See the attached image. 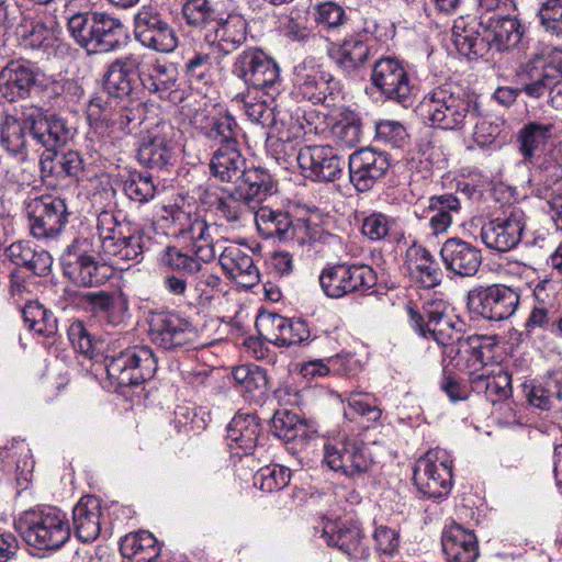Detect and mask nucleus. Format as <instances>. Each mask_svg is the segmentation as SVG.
<instances>
[{
    "instance_id": "nucleus-2",
    "label": "nucleus",
    "mask_w": 562,
    "mask_h": 562,
    "mask_svg": "<svg viewBox=\"0 0 562 562\" xmlns=\"http://www.w3.org/2000/svg\"><path fill=\"white\" fill-rule=\"evenodd\" d=\"M413 329L426 339H432L442 348L446 371L451 367L458 371L467 370L465 358L475 348H483L482 335L463 337L461 329L448 314V306L442 300L429 301L423 306V313L412 306L407 307Z\"/></svg>"
},
{
    "instance_id": "nucleus-22",
    "label": "nucleus",
    "mask_w": 562,
    "mask_h": 562,
    "mask_svg": "<svg viewBox=\"0 0 562 562\" xmlns=\"http://www.w3.org/2000/svg\"><path fill=\"white\" fill-rule=\"evenodd\" d=\"M526 226V215L520 209L491 220L481 229L482 241L487 248L501 252L515 248L521 240Z\"/></svg>"
},
{
    "instance_id": "nucleus-14",
    "label": "nucleus",
    "mask_w": 562,
    "mask_h": 562,
    "mask_svg": "<svg viewBox=\"0 0 562 562\" xmlns=\"http://www.w3.org/2000/svg\"><path fill=\"white\" fill-rule=\"evenodd\" d=\"M413 481L429 498L447 496L452 487V461L446 451H428L414 468Z\"/></svg>"
},
{
    "instance_id": "nucleus-47",
    "label": "nucleus",
    "mask_w": 562,
    "mask_h": 562,
    "mask_svg": "<svg viewBox=\"0 0 562 562\" xmlns=\"http://www.w3.org/2000/svg\"><path fill=\"white\" fill-rule=\"evenodd\" d=\"M412 272L425 288H435L440 284L443 273L431 252L422 247L409 250Z\"/></svg>"
},
{
    "instance_id": "nucleus-58",
    "label": "nucleus",
    "mask_w": 562,
    "mask_h": 562,
    "mask_svg": "<svg viewBox=\"0 0 562 562\" xmlns=\"http://www.w3.org/2000/svg\"><path fill=\"white\" fill-rule=\"evenodd\" d=\"M255 485L263 492L281 491L291 481V470L280 464H270L261 468L255 475Z\"/></svg>"
},
{
    "instance_id": "nucleus-31",
    "label": "nucleus",
    "mask_w": 562,
    "mask_h": 562,
    "mask_svg": "<svg viewBox=\"0 0 562 562\" xmlns=\"http://www.w3.org/2000/svg\"><path fill=\"white\" fill-rule=\"evenodd\" d=\"M460 211V199L453 193H443L431 195L422 212L418 213L416 210L415 214L420 218L428 220L432 233L439 235L448 231Z\"/></svg>"
},
{
    "instance_id": "nucleus-36",
    "label": "nucleus",
    "mask_w": 562,
    "mask_h": 562,
    "mask_svg": "<svg viewBox=\"0 0 562 562\" xmlns=\"http://www.w3.org/2000/svg\"><path fill=\"white\" fill-rule=\"evenodd\" d=\"M138 66L137 59L131 54L115 58L108 67V101L130 99L132 77Z\"/></svg>"
},
{
    "instance_id": "nucleus-38",
    "label": "nucleus",
    "mask_w": 562,
    "mask_h": 562,
    "mask_svg": "<svg viewBox=\"0 0 562 562\" xmlns=\"http://www.w3.org/2000/svg\"><path fill=\"white\" fill-rule=\"evenodd\" d=\"M481 26L484 29L490 48L495 47L498 52L516 47L522 37L519 21L509 15L492 16L486 21V25L482 22Z\"/></svg>"
},
{
    "instance_id": "nucleus-18",
    "label": "nucleus",
    "mask_w": 562,
    "mask_h": 562,
    "mask_svg": "<svg viewBox=\"0 0 562 562\" xmlns=\"http://www.w3.org/2000/svg\"><path fill=\"white\" fill-rule=\"evenodd\" d=\"M371 81L386 99L404 108L413 104V87L408 74L397 59H379L372 68Z\"/></svg>"
},
{
    "instance_id": "nucleus-13",
    "label": "nucleus",
    "mask_w": 562,
    "mask_h": 562,
    "mask_svg": "<svg viewBox=\"0 0 562 562\" xmlns=\"http://www.w3.org/2000/svg\"><path fill=\"white\" fill-rule=\"evenodd\" d=\"M176 132L171 124L159 122L140 137L137 159L144 167L165 171L177 161Z\"/></svg>"
},
{
    "instance_id": "nucleus-21",
    "label": "nucleus",
    "mask_w": 562,
    "mask_h": 562,
    "mask_svg": "<svg viewBox=\"0 0 562 562\" xmlns=\"http://www.w3.org/2000/svg\"><path fill=\"white\" fill-rule=\"evenodd\" d=\"M324 461L331 470L340 471L350 479L363 476L373 465L369 448L355 440L325 446Z\"/></svg>"
},
{
    "instance_id": "nucleus-62",
    "label": "nucleus",
    "mask_w": 562,
    "mask_h": 562,
    "mask_svg": "<svg viewBox=\"0 0 562 562\" xmlns=\"http://www.w3.org/2000/svg\"><path fill=\"white\" fill-rule=\"evenodd\" d=\"M232 376L246 392L263 393L267 390L266 371L258 366L236 367L232 371Z\"/></svg>"
},
{
    "instance_id": "nucleus-39",
    "label": "nucleus",
    "mask_w": 562,
    "mask_h": 562,
    "mask_svg": "<svg viewBox=\"0 0 562 562\" xmlns=\"http://www.w3.org/2000/svg\"><path fill=\"white\" fill-rule=\"evenodd\" d=\"M247 166V160L237 145L218 147L212 156L210 169L220 181L236 186Z\"/></svg>"
},
{
    "instance_id": "nucleus-15",
    "label": "nucleus",
    "mask_w": 562,
    "mask_h": 562,
    "mask_svg": "<svg viewBox=\"0 0 562 562\" xmlns=\"http://www.w3.org/2000/svg\"><path fill=\"white\" fill-rule=\"evenodd\" d=\"M31 232L36 238H52L58 235L67 223L65 201L55 195L44 194L25 202Z\"/></svg>"
},
{
    "instance_id": "nucleus-26",
    "label": "nucleus",
    "mask_w": 562,
    "mask_h": 562,
    "mask_svg": "<svg viewBox=\"0 0 562 562\" xmlns=\"http://www.w3.org/2000/svg\"><path fill=\"white\" fill-rule=\"evenodd\" d=\"M114 226L108 227V267L113 270L124 271L130 265L123 266L142 256L139 238L132 233L127 223H120L112 218Z\"/></svg>"
},
{
    "instance_id": "nucleus-4",
    "label": "nucleus",
    "mask_w": 562,
    "mask_h": 562,
    "mask_svg": "<svg viewBox=\"0 0 562 562\" xmlns=\"http://www.w3.org/2000/svg\"><path fill=\"white\" fill-rule=\"evenodd\" d=\"M417 113L432 128L463 131L480 116V102L475 94L443 85L425 94Z\"/></svg>"
},
{
    "instance_id": "nucleus-60",
    "label": "nucleus",
    "mask_w": 562,
    "mask_h": 562,
    "mask_svg": "<svg viewBox=\"0 0 562 562\" xmlns=\"http://www.w3.org/2000/svg\"><path fill=\"white\" fill-rule=\"evenodd\" d=\"M250 202L241 199L236 190L216 200V211L228 223H240L250 215Z\"/></svg>"
},
{
    "instance_id": "nucleus-57",
    "label": "nucleus",
    "mask_w": 562,
    "mask_h": 562,
    "mask_svg": "<svg viewBox=\"0 0 562 562\" xmlns=\"http://www.w3.org/2000/svg\"><path fill=\"white\" fill-rule=\"evenodd\" d=\"M333 134L341 146L351 148L360 143L362 136V122L358 114L347 112L333 126Z\"/></svg>"
},
{
    "instance_id": "nucleus-54",
    "label": "nucleus",
    "mask_w": 562,
    "mask_h": 562,
    "mask_svg": "<svg viewBox=\"0 0 562 562\" xmlns=\"http://www.w3.org/2000/svg\"><path fill=\"white\" fill-rule=\"evenodd\" d=\"M221 278L211 272L196 276L189 285L188 302L190 304L206 306L212 303L221 291Z\"/></svg>"
},
{
    "instance_id": "nucleus-35",
    "label": "nucleus",
    "mask_w": 562,
    "mask_h": 562,
    "mask_svg": "<svg viewBox=\"0 0 562 562\" xmlns=\"http://www.w3.org/2000/svg\"><path fill=\"white\" fill-rule=\"evenodd\" d=\"M102 501L93 495L80 498L72 510L75 533L82 542L94 541L101 532Z\"/></svg>"
},
{
    "instance_id": "nucleus-3",
    "label": "nucleus",
    "mask_w": 562,
    "mask_h": 562,
    "mask_svg": "<svg viewBox=\"0 0 562 562\" xmlns=\"http://www.w3.org/2000/svg\"><path fill=\"white\" fill-rule=\"evenodd\" d=\"M70 136L63 120H47L41 108L25 110L22 119L4 115L0 122V144L14 155L23 154L31 142L48 149L57 148Z\"/></svg>"
},
{
    "instance_id": "nucleus-11",
    "label": "nucleus",
    "mask_w": 562,
    "mask_h": 562,
    "mask_svg": "<svg viewBox=\"0 0 562 562\" xmlns=\"http://www.w3.org/2000/svg\"><path fill=\"white\" fill-rule=\"evenodd\" d=\"M468 308L490 322H502L512 317L519 305V294L504 284L480 285L469 291Z\"/></svg>"
},
{
    "instance_id": "nucleus-23",
    "label": "nucleus",
    "mask_w": 562,
    "mask_h": 562,
    "mask_svg": "<svg viewBox=\"0 0 562 562\" xmlns=\"http://www.w3.org/2000/svg\"><path fill=\"white\" fill-rule=\"evenodd\" d=\"M271 431L286 445L289 450L302 451L318 440V431L313 423L302 419L296 413L282 408L271 418Z\"/></svg>"
},
{
    "instance_id": "nucleus-24",
    "label": "nucleus",
    "mask_w": 562,
    "mask_h": 562,
    "mask_svg": "<svg viewBox=\"0 0 562 562\" xmlns=\"http://www.w3.org/2000/svg\"><path fill=\"white\" fill-rule=\"evenodd\" d=\"M389 168V156L372 148H362L349 156L348 169L350 182L359 192H367L372 189Z\"/></svg>"
},
{
    "instance_id": "nucleus-42",
    "label": "nucleus",
    "mask_w": 562,
    "mask_h": 562,
    "mask_svg": "<svg viewBox=\"0 0 562 562\" xmlns=\"http://www.w3.org/2000/svg\"><path fill=\"white\" fill-rule=\"evenodd\" d=\"M283 244L291 247L308 249L316 244H331L338 239L336 235L326 232L319 224L305 218H292Z\"/></svg>"
},
{
    "instance_id": "nucleus-61",
    "label": "nucleus",
    "mask_w": 562,
    "mask_h": 562,
    "mask_svg": "<svg viewBox=\"0 0 562 562\" xmlns=\"http://www.w3.org/2000/svg\"><path fill=\"white\" fill-rule=\"evenodd\" d=\"M79 44L90 55L105 52V13H92V21Z\"/></svg>"
},
{
    "instance_id": "nucleus-55",
    "label": "nucleus",
    "mask_w": 562,
    "mask_h": 562,
    "mask_svg": "<svg viewBox=\"0 0 562 562\" xmlns=\"http://www.w3.org/2000/svg\"><path fill=\"white\" fill-rule=\"evenodd\" d=\"M186 23L195 29H204L214 24L217 14L209 0H186L182 5Z\"/></svg>"
},
{
    "instance_id": "nucleus-10",
    "label": "nucleus",
    "mask_w": 562,
    "mask_h": 562,
    "mask_svg": "<svg viewBox=\"0 0 562 562\" xmlns=\"http://www.w3.org/2000/svg\"><path fill=\"white\" fill-rule=\"evenodd\" d=\"M376 273L370 266L348 263L327 266L318 278L323 292L331 299L366 293L376 284Z\"/></svg>"
},
{
    "instance_id": "nucleus-48",
    "label": "nucleus",
    "mask_w": 562,
    "mask_h": 562,
    "mask_svg": "<svg viewBox=\"0 0 562 562\" xmlns=\"http://www.w3.org/2000/svg\"><path fill=\"white\" fill-rule=\"evenodd\" d=\"M159 261L164 268L180 276H194L203 268V263L190 247L167 246L160 252Z\"/></svg>"
},
{
    "instance_id": "nucleus-5",
    "label": "nucleus",
    "mask_w": 562,
    "mask_h": 562,
    "mask_svg": "<svg viewBox=\"0 0 562 562\" xmlns=\"http://www.w3.org/2000/svg\"><path fill=\"white\" fill-rule=\"evenodd\" d=\"M14 529L26 544L43 551H57L70 538V525L59 508L43 506L27 509L14 519Z\"/></svg>"
},
{
    "instance_id": "nucleus-46",
    "label": "nucleus",
    "mask_w": 562,
    "mask_h": 562,
    "mask_svg": "<svg viewBox=\"0 0 562 562\" xmlns=\"http://www.w3.org/2000/svg\"><path fill=\"white\" fill-rule=\"evenodd\" d=\"M271 130L276 135H268L266 140L267 151L277 162L284 164L294 154L292 138L297 136L301 126L291 116L288 119L285 126L278 125L271 127Z\"/></svg>"
},
{
    "instance_id": "nucleus-63",
    "label": "nucleus",
    "mask_w": 562,
    "mask_h": 562,
    "mask_svg": "<svg viewBox=\"0 0 562 562\" xmlns=\"http://www.w3.org/2000/svg\"><path fill=\"white\" fill-rule=\"evenodd\" d=\"M131 99H122L115 100L112 104L108 103V108L111 109L110 117V127L111 133H114L115 130L123 132L124 134H130L132 131L131 124L135 125V121L137 119L136 111L132 106Z\"/></svg>"
},
{
    "instance_id": "nucleus-7",
    "label": "nucleus",
    "mask_w": 562,
    "mask_h": 562,
    "mask_svg": "<svg viewBox=\"0 0 562 562\" xmlns=\"http://www.w3.org/2000/svg\"><path fill=\"white\" fill-rule=\"evenodd\" d=\"M341 89L339 81L313 57H307L293 68L292 95L297 101L335 105Z\"/></svg>"
},
{
    "instance_id": "nucleus-32",
    "label": "nucleus",
    "mask_w": 562,
    "mask_h": 562,
    "mask_svg": "<svg viewBox=\"0 0 562 562\" xmlns=\"http://www.w3.org/2000/svg\"><path fill=\"white\" fill-rule=\"evenodd\" d=\"M469 382L472 391L484 394L493 405L503 403L512 396V376L499 367L483 369L481 373L471 372Z\"/></svg>"
},
{
    "instance_id": "nucleus-50",
    "label": "nucleus",
    "mask_w": 562,
    "mask_h": 562,
    "mask_svg": "<svg viewBox=\"0 0 562 562\" xmlns=\"http://www.w3.org/2000/svg\"><path fill=\"white\" fill-rule=\"evenodd\" d=\"M213 232H216V228L205 221L201 227L195 228L194 235L188 239L190 241L188 247L203 265L212 261L216 257V252L222 251L227 243L224 239L214 240Z\"/></svg>"
},
{
    "instance_id": "nucleus-8",
    "label": "nucleus",
    "mask_w": 562,
    "mask_h": 562,
    "mask_svg": "<svg viewBox=\"0 0 562 562\" xmlns=\"http://www.w3.org/2000/svg\"><path fill=\"white\" fill-rule=\"evenodd\" d=\"M232 74L243 80L247 90L261 91L271 99L280 92V67L260 48L248 47L239 53L232 66Z\"/></svg>"
},
{
    "instance_id": "nucleus-44",
    "label": "nucleus",
    "mask_w": 562,
    "mask_h": 562,
    "mask_svg": "<svg viewBox=\"0 0 562 562\" xmlns=\"http://www.w3.org/2000/svg\"><path fill=\"white\" fill-rule=\"evenodd\" d=\"M252 215L257 231L262 238L278 239L280 243L286 239L292 221V216L288 212L263 205L254 210Z\"/></svg>"
},
{
    "instance_id": "nucleus-28",
    "label": "nucleus",
    "mask_w": 562,
    "mask_h": 562,
    "mask_svg": "<svg viewBox=\"0 0 562 562\" xmlns=\"http://www.w3.org/2000/svg\"><path fill=\"white\" fill-rule=\"evenodd\" d=\"M205 41L217 53L229 55L240 47L247 38V22L239 14L217 18L204 35Z\"/></svg>"
},
{
    "instance_id": "nucleus-45",
    "label": "nucleus",
    "mask_w": 562,
    "mask_h": 562,
    "mask_svg": "<svg viewBox=\"0 0 562 562\" xmlns=\"http://www.w3.org/2000/svg\"><path fill=\"white\" fill-rule=\"evenodd\" d=\"M203 135L220 145L229 147L239 145V127L235 117L227 111H221L209 117L207 124L202 128Z\"/></svg>"
},
{
    "instance_id": "nucleus-53",
    "label": "nucleus",
    "mask_w": 562,
    "mask_h": 562,
    "mask_svg": "<svg viewBox=\"0 0 562 562\" xmlns=\"http://www.w3.org/2000/svg\"><path fill=\"white\" fill-rule=\"evenodd\" d=\"M348 20L345 8L336 2L325 1L314 7V21L323 32L340 33Z\"/></svg>"
},
{
    "instance_id": "nucleus-1",
    "label": "nucleus",
    "mask_w": 562,
    "mask_h": 562,
    "mask_svg": "<svg viewBox=\"0 0 562 562\" xmlns=\"http://www.w3.org/2000/svg\"><path fill=\"white\" fill-rule=\"evenodd\" d=\"M105 101L101 95H94L87 106L88 131L86 134L85 147L87 157L83 159L79 153L69 150L64 153H55L60 173L67 177L78 179L79 175L85 173L88 181L87 190L92 206H100L98 215L97 229L99 232L100 248L103 247L104 238L102 236L103 223L101 215L105 213L103 210V200L105 187L102 178L105 175V160L103 150L105 148Z\"/></svg>"
},
{
    "instance_id": "nucleus-37",
    "label": "nucleus",
    "mask_w": 562,
    "mask_h": 562,
    "mask_svg": "<svg viewBox=\"0 0 562 562\" xmlns=\"http://www.w3.org/2000/svg\"><path fill=\"white\" fill-rule=\"evenodd\" d=\"M244 103V111L247 117L262 127L271 128L273 126L288 124V119L292 115L286 111L278 109L273 105V98L262 99V97L252 95L251 90H247L246 93L239 94Z\"/></svg>"
},
{
    "instance_id": "nucleus-12",
    "label": "nucleus",
    "mask_w": 562,
    "mask_h": 562,
    "mask_svg": "<svg viewBox=\"0 0 562 562\" xmlns=\"http://www.w3.org/2000/svg\"><path fill=\"white\" fill-rule=\"evenodd\" d=\"M376 29L374 21H364L361 30L346 35L340 42H330L327 46L328 57L342 72L356 74L372 57L371 42Z\"/></svg>"
},
{
    "instance_id": "nucleus-49",
    "label": "nucleus",
    "mask_w": 562,
    "mask_h": 562,
    "mask_svg": "<svg viewBox=\"0 0 562 562\" xmlns=\"http://www.w3.org/2000/svg\"><path fill=\"white\" fill-rule=\"evenodd\" d=\"M140 80L148 91L164 94L176 87L178 70L175 64L156 59L148 72L142 74Z\"/></svg>"
},
{
    "instance_id": "nucleus-6",
    "label": "nucleus",
    "mask_w": 562,
    "mask_h": 562,
    "mask_svg": "<svg viewBox=\"0 0 562 562\" xmlns=\"http://www.w3.org/2000/svg\"><path fill=\"white\" fill-rule=\"evenodd\" d=\"M554 124L550 122L529 121L519 130L517 140L519 150L526 161L531 165V177L535 181L562 175V165L547 153V146L553 139Z\"/></svg>"
},
{
    "instance_id": "nucleus-29",
    "label": "nucleus",
    "mask_w": 562,
    "mask_h": 562,
    "mask_svg": "<svg viewBox=\"0 0 562 562\" xmlns=\"http://www.w3.org/2000/svg\"><path fill=\"white\" fill-rule=\"evenodd\" d=\"M218 261L226 274L241 286L250 288L259 281V271L252 257L236 243H226Z\"/></svg>"
},
{
    "instance_id": "nucleus-33",
    "label": "nucleus",
    "mask_w": 562,
    "mask_h": 562,
    "mask_svg": "<svg viewBox=\"0 0 562 562\" xmlns=\"http://www.w3.org/2000/svg\"><path fill=\"white\" fill-rule=\"evenodd\" d=\"M261 431L254 414H236L227 426L226 442L232 453L250 454L257 446Z\"/></svg>"
},
{
    "instance_id": "nucleus-41",
    "label": "nucleus",
    "mask_w": 562,
    "mask_h": 562,
    "mask_svg": "<svg viewBox=\"0 0 562 562\" xmlns=\"http://www.w3.org/2000/svg\"><path fill=\"white\" fill-rule=\"evenodd\" d=\"M451 40L457 50L468 58L483 57L490 49L485 33L481 35L475 23L463 18L456 20Z\"/></svg>"
},
{
    "instance_id": "nucleus-56",
    "label": "nucleus",
    "mask_w": 562,
    "mask_h": 562,
    "mask_svg": "<svg viewBox=\"0 0 562 562\" xmlns=\"http://www.w3.org/2000/svg\"><path fill=\"white\" fill-rule=\"evenodd\" d=\"M124 193L133 201L144 203L155 196L156 188L150 175L127 171L120 183Z\"/></svg>"
},
{
    "instance_id": "nucleus-52",
    "label": "nucleus",
    "mask_w": 562,
    "mask_h": 562,
    "mask_svg": "<svg viewBox=\"0 0 562 562\" xmlns=\"http://www.w3.org/2000/svg\"><path fill=\"white\" fill-rule=\"evenodd\" d=\"M31 26V30L22 35L25 45L42 50L47 57L56 55L61 48V43L55 31L42 21L32 22Z\"/></svg>"
},
{
    "instance_id": "nucleus-20",
    "label": "nucleus",
    "mask_w": 562,
    "mask_h": 562,
    "mask_svg": "<svg viewBox=\"0 0 562 562\" xmlns=\"http://www.w3.org/2000/svg\"><path fill=\"white\" fill-rule=\"evenodd\" d=\"M83 244L76 239L61 255L64 274L79 286H101L105 282V263L81 249Z\"/></svg>"
},
{
    "instance_id": "nucleus-19",
    "label": "nucleus",
    "mask_w": 562,
    "mask_h": 562,
    "mask_svg": "<svg viewBox=\"0 0 562 562\" xmlns=\"http://www.w3.org/2000/svg\"><path fill=\"white\" fill-rule=\"evenodd\" d=\"M148 334L153 344L166 350L190 348L196 336L187 321L170 312L151 313Z\"/></svg>"
},
{
    "instance_id": "nucleus-64",
    "label": "nucleus",
    "mask_w": 562,
    "mask_h": 562,
    "mask_svg": "<svg viewBox=\"0 0 562 562\" xmlns=\"http://www.w3.org/2000/svg\"><path fill=\"white\" fill-rule=\"evenodd\" d=\"M540 24L555 36H562V0H546L539 8Z\"/></svg>"
},
{
    "instance_id": "nucleus-25",
    "label": "nucleus",
    "mask_w": 562,
    "mask_h": 562,
    "mask_svg": "<svg viewBox=\"0 0 562 562\" xmlns=\"http://www.w3.org/2000/svg\"><path fill=\"white\" fill-rule=\"evenodd\" d=\"M440 257L448 271L463 278L474 276L482 263L481 250L459 237L448 238L441 245Z\"/></svg>"
},
{
    "instance_id": "nucleus-16",
    "label": "nucleus",
    "mask_w": 562,
    "mask_h": 562,
    "mask_svg": "<svg viewBox=\"0 0 562 562\" xmlns=\"http://www.w3.org/2000/svg\"><path fill=\"white\" fill-rule=\"evenodd\" d=\"M296 160L303 176L314 182H334L345 168L344 157L329 145L304 146Z\"/></svg>"
},
{
    "instance_id": "nucleus-9",
    "label": "nucleus",
    "mask_w": 562,
    "mask_h": 562,
    "mask_svg": "<svg viewBox=\"0 0 562 562\" xmlns=\"http://www.w3.org/2000/svg\"><path fill=\"white\" fill-rule=\"evenodd\" d=\"M110 348H108V352ZM108 380L111 385L136 386L150 379L157 361L148 347H131L120 352L108 353Z\"/></svg>"
},
{
    "instance_id": "nucleus-30",
    "label": "nucleus",
    "mask_w": 562,
    "mask_h": 562,
    "mask_svg": "<svg viewBox=\"0 0 562 562\" xmlns=\"http://www.w3.org/2000/svg\"><path fill=\"white\" fill-rule=\"evenodd\" d=\"M322 537L329 547L337 548L349 560H367L370 557L363 533L356 525L329 522L324 527Z\"/></svg>"
},
{
    "instance_id": "nucleus-27",
    "label": "nucleus",
    "mask_w": 562,
    "mask_h": 562,
    "mask_svg": "<svg viewBox=\"0 0 562 562\" xmlns=\"http://www.w3.org/2000/svg\"><path fill=\"white\" fill-rule=\"evenodd\" d=\"M36 67L24 59L11 60L0 71V94L9 102L30 95L36 83Z\"/></svg>"
},
{
    "instance_id": "nucleus-43",
    "label": "nucleus",
    "mask_w": 562,
    "mask_h": 562,
    "mask_svg": "<svg viewBox=\"0 0 562 562\" xmlns=\"http://www.w3.org/2000/svg\"><path fill=\"white\" fill-rule=\"evenodd\" d=\"M160 551L157 539L146 530L125 535L120 540L122 557L133 562H155Z\"/></svg>"
},
{
    "instance_id": "nucleus-40",
    "label": "nucleus",
    "mask_w": 562,
    "mask_h": 562,
    "mask_svg": "<svg viewBox=\"0 0 562 562\" xmlns=\"http://www.w3.org/2000/svg\"><path fill=\"white\" fill-rule=\"evenodd\" d=\"M236 193L246 201L260 203L274 191L271 175L261 167L247 166L235 186Z\"/></svg>"
},
{
    "instance_id": "nucleus-51",
    "label": "nucleus",
    "mask_w": 562,
    "mask_h": 562,
    "mask_svg": "<svg viewBox=\"0 0 562 562\" xmlns=\"http://www.w3.org/2000/svg\"><path fill=\"white\" fill-rule=\"evenodd\" d=\"M68 336L76 350L93 360V366L97 364L102 369L105 355L102 351L103 341L101 339L93 338L81 322H75L70 325Z\"/></svg>"
},
{
    "instance_id": "nucleus-59",
    "label": "nucleus",
    "mask_w": 562,
    "mask_h": 562,
    "mask_svg": "<svg viewBox=\"0 0 562 562\" xmlns=\"http://www.w3.org/2000/svg\"><path fill=\"white\" fill-rule=\"evenodd\" d=\"M533 69L544 74V78L553 81L562 80V49L546 46L529 64Z\"/></svg>"
},
{
    "instance_id": "nucleus-17",
    "label": "nucleus",
    "mask_w": 562,
    "mask_h": 562,
    "mask_svg": "<svg viewBox=\"0 0 562 562\" xmlns=\"http://www.w3.org/2000/svg\"><path fill=\"white\" fill-rule=\"evenodd\" d=\"M135 38L145 47L158 53H172L179 44L173 27L161 14L149 7H143L134 18Z\"/></svg>"
},
{
    "instance_id": "nucleus-34",
    "label": "nucleus",
    "mask_w": 562,
    "mask_h": 562,
    "mask_svg": "<svg viewBox=\"0 0 562 562\" xmlns=\"http://www.w3.org/2000/svg\"><path fill=\"white\" fill-rule=\"evenodd\" d=\"M441 544L449 562H475L479 557L476 536L456 522L445 528Z\"/></svg>"
}]
</instances>
